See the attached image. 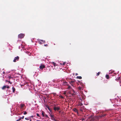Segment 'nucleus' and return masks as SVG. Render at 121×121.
<instances>
[{"label": "nucleus", "mask_w": 121, "mask_h": 121, "mask_svg": "<svg viewBox=\"0 0 121 121\" xmlns=\"http://www.w3.org/2000/svg\"><path fill=\"white\" fill-rule=\"evenodd\" d=\"M19 120H17L16 121H19Z\"/></svg>", "instance_id": "obj_43"}, {"label": "nucleus", "mask_w": 121, "mask_h": 121, "mask_svg": "<svg viewBox=\"0 0 121 121\" xmlns=\"http://www.w3.org/2000/svg\"><path fill=\"white\" fill-rule=\"evenodd\" d=\"M50 116L51 117V119L55 121H58V120H56L54 117V116L52 115H51Z\"/></svg>", "instance_id": "obj_4"}, {"label": "nucleus", "mask_w": 121, "mask_h": 121, "mask_svg": "<svg viewBox=\"0 0 121 121\" xmlns=\"http://www.w3.org/2000/svg\"><path fill=\"white\" fill-rule=\"evenodd\" d=\"M100 73V72H98L96 74V76H99V74Z\"/></svg>", "instance_id": "obj_20"}, {"label": "nucleus", "mask_w": 121, "mask_h": 121, "mask_svg": "<svg viewBox=\"0 0 121 121\" xmlns=\"http://www.w3.org/2000/svg\"><path fill=\"white\" fill-rule=\"evenodd\" d=\"M63 83L64 85H68L66 81H64L63 82Z\"/></svg>", "instance_id": "obj_8"}, {"label": "nucleus", "mask_w": 121, "mask_h": 121, "mask_svg": "<svg viewBox=\"0 0 121 121\" xmlns=\"http://www.w3.org/2000/svg\"><path fill=\"white\" fill-rule=\"evenodd\" d=\"M27 114V112H26V111L24 112V115L26 114Z\"/></svg>", "instance_id": "obj_25"}, {"label": "nucleus", "mask_w": 121, "mask_h": 121, "mask_svg": "<svg viewBox=\"0 0 121 121\" xmlns=\"http://www.w3.org/2000/svg\"><path fill=\"white\" fill-rule=\"evenodd\" d=\"M8 78H9V79L12 78V77H11V76H9Z\"/></svg>", "instance_id": "obj_24"}, {"label": "nucleus", "mask_w": 121, "mask_h": 121, "mask_svg": "<svg viewBox=\"0 0 121 121\" xmlns=\"http://www.w3.org/2000/svg\"><path fill=\"white\" fill-rule=\"evenodd\" d=\"M5 81L6 82H8V80H5Z\"/></svg>", "instance_id": "obj_39"}, {"label": "nucleus", "mask_w": 121, "mask_h": 121, "mask_svg": "<svg viewBox=\"0 0 121 121\" xmlns=\"http://www.w3.org/2000/svg\"><path fill=\"white\" fill-rule=\"evenodd\" d=\"M12 89L13 90V92L14 93L15 90V88L13 87L12 88Z\"/></svg>", "instance_id": "obj_14"}, {"label": "nucleus", "mask_w": 121, "mask_h": 121, "mask_svg": "<svg viewBox=\"0 0 121 121\" xmlns=\"http://www.w3.org/2000/svg\"><path fill=\"white\" fill-rule=\"evenodd\" d=\"M65 64V62H64L60 63V64L62 65H64Z\"/></svg>", "instance_id": "obj_18"}, {"label": "nucleus", "mask_w": 121, "mask_h": 121, "mask_svg": "<svg viewBox=\"0 0 121 121\" xmlns=\"http://www.w3.org/2000/svg\"><path fill=\"white\" fill-rule=\"evenodd\" d=\"M25 119L27 120H29L30 119L29 118H25Z\"/></svg>", "instance_id": "obj_26"}, {"label": "nucleus", "mask_w": 121, "mask_h": 121, "mask_svg": "<svg viewBox=\"0 0 121 121\" xmlns=\"http://www.w3.org/2000/svg\"><path fill=\"white\" fill-rule=\"evenodd\" d=\"M19 58V57L18 56H17L16 57H15L13 61L14 62H15L17 61H18V60Z\"/></svg>", "instance_id": "obj_2"}, {"label": "nucleus", "mask_w": 121, "mask_h": 121, "mask_svg": "<svg viewBox=\"0 0 121 121\" xmlns=\"http://www.w3.org/2000/svg\"><path fill=\"white\" fill-rule=\"evenodd\" d=\"M24 36V35L23 34H21L19 35L18 36V37L20 39L23 38Z\"/></svg>", "instance_id": "obj_3"}, {"label": "nucleus", "mask_w": 121, "mask_h": 121, "mask_svg": "<svg viewBox=\"0 0 121 121\" xmlns=\"http://www.w3.org/2000/svg\"><path fill=\"white\" fill-rule=\"evenodd\" d=\"M105 116V115H102L100 116H99V117L100 118L102 117H104Z\"/></svg>", "instance_id": "obj_23"}, {"label": "nucleus", "mask_w": 121, "mask_h": 121, "mask_svg": "<svg viewBox=\"0 0 121 121\" xmlns=\"http://www.w3.org/2000/svg\"><path fill=\"white\" fill-rule=\"evenodd\" d=\"M25 106L24 104H21L20 105V108L21 109H22L23 107Z\"/></svg>", "instance_id": "obj_10"}, {"label": "nucleus", "mask_w": 121, "mask_h": 121, "mask_svg": "<svg viewBox=\"0 0 121 121\" xmlns=\"http://www.w3.org/2000/svg\"><path fill=\"white\" fill-rule=\"evenodd\" d=\"M31 117H34L33 116H31Z\"/></svg>", "instance_id": "obj_42"}, {"label": "nucleus", "mask_w": 121, "mask_h": 121, "mask_svg": "<svg viewBox=\"0 0 121 121\" xmlns=\"http://www.w3.org/2000/svg\"><path fill=\"white\" fill-rule=\"evenodd\" d=\"M69 82L73 86V83L75 82V81L74 80H72L70 81Z\"/></svg>", "instance_id": "obj_7"}, {"label": "nucleus", "mask_w": 121, "mask_h": 121, "mask_svg": "<svg viewBox=\"0 0 121 121\" xmlns=\"http://www.w3.org/2000/svg\"><path fill=\"white\" fill-rule=\"evenodd\" d=\"M44 114H45V112L43 111H42V115L43 117L44 116H45Z\"/></svg>", "instance_id": "obj_16"}, {"label": "nucleus", "mask_w": 121, "mask_h": 121, "mask_svg": "<svg viewBox=\"0 0 121 121\" xmlns=\"http://www.w3.org/2000/svg\"><path fill=\"white\" fill-rule=\"evenodd\" d=\"M45 66L43 65H41L39 66V68L41 70H43V68H44Z\"/></svg>", "instance_id": "obj_6"}, {"label": "nucleus", "mask_w": 121, "mask_h": 121, "mask_svg": "<svg viewBox=\"0 0 121 121\" xmlns=\"http://www.w3.org/2000/svg\"><path fill=\"white\" fill-rule=\"evenodd\" d=\"M21 119H22V118H21V117H20V118H19V119H18V120H19V121H20V120H21Z\"/></svg>", "instance_id": "obj_33"}, {"label": "nucleus", "mask_w": 121, "mask_h": 121, "mask_svg": "<svg viewBox=\"0 0 121 121\" xmlns=\"http://www.w3.org/2000/svg\"><path fill=\"white\" fill-rule=\"evenodd\" d=\"M6 87L7 88L9 89V86H8V85H6Z\"/></svg>", "instance_id": "obj_27"}, {"label": "nucleus", "mask_w": 121, "mask_h": 121, "mask_svg": "<svg viewBox=\"0 0 121 121\" xmlns=\"http://www.w3.org/2000/svg\"><path fill=\"white\" fill-rule=\"evenodd\" d=\"M96 118H94L93 119H92V120L91 121H95V119Z\"/></svg>", "instance_id": "obj_22"}, {"label": "nucleus", "mask_w": 121, "mask_h": 121, "mask_svg": "<svg viewBox=\"0 0 121 121\" xmlns=\"http://www.w3.org/2000/svg\"><path fill=\"white\" fill-rule=\"evenodd\" d=\"M71 88V86H69L68 87V88L69 89Z\"/></svg>", "instance_id": "obj_37"}, {"label": "nucleus", "mask_w": 121, "mask_h": 121, "mask_svg": "<svg viewBox=\"0 0 121 121\" xmlns=\"http://www.w3.org/2000/svg\"><path fill=\"white\" fill-rule=\"evenodd\" d=\"M78 89L80 90H81V88L80 86H78Z\"/></svg>", "instance_id": "obj_21"}, {"label": "nucleus", "mask_w": 121, "mask_h": 121, "mask_svg": "<svg viewBox=\"0 0 121 121\" xmlns=\"http://www.w3.org/2000/svg\"><path fill=\"white\" fill-rule=\"evenodd\" d=\"M105 76L107 79H108L109 78V77L108 74L106 75Z\"/></svg>", "instance_id": "obj_11"}, {"label": "nucleus", "mask_w": 121, "mask_h": 121, "mask_svg": "<svg viewBox=\"0 0 121 121\" xmlns=\"http://www.w3.org/2000/svg\"><path fill=\"white\" fill-rule=\"evenodd\" d=\"M68 121H70L69 120Z\"/></svg>", "instance_id": "obj_47"}, {"label": "nucleus", "mask_w": 121, "mask_h": 121, "mask_svg": "<svg viewBox=\"0 0 121 121\" xmlns=\"http://www.w3.org/2000/svg\"><path fill=\"white\" fill-rule=\"evenodd\" d=\"M73 111H74L76 112H77V113H78V111L77 109H76L75 108H74L73 109Z\"/></svg>", "instance_id": "obj_9"}, {"label": "nucleus", "mask_w": 121, "mask_h": 121, "mask_svg": "<svg viewBox=\"0 0 121 121\" xmlns=\"http://www.w3.org/2000/svg\"><path fill=\"white\" fill-rule=\"evenodd\" d=\"M8 82H9L10 83V84H12V82H10V81H8Z\"/></svg>", "instance_id": "obj_30"}, {"label": "nucleus", "mask_w": 121, "mask_h": 121, "mask_svg": "<svg viewBox=\"0 0 121 121\" xmlns=\"http://www.w3.org/2000/svg\"><path fill=\"white\" fill-rule=\"evenodd\" d=\"M44 46L45 47H47L48 46V44H44Z\"/></svg>", "instance_id": "obj_32"}, {"label": "nucleus", "mask_w": 121, "mask_h": 121, "mask_svg": "<svg viewBox=\"0 0 121 121\" xmlns=\"http://www.w3.org/2000/svg\"><path fill=\"white\" fill-rule=\"evenodd\" d=\"M84 107V106H82L80 107H79V110L80 111L82 112L83 111V109Z\"/></svg>", "instance_id": "obj_5"}, {"label": "nucleus", "mask_w": 121, "mask_h": 121, "mask_svg": "<svg viewBox=\"0 0 121 121\" xmlns=\"http://www.w3.org/2000/svg\"><path fill=\"white\" fill-rule=\"evenodd\" d=\"M3 73L4 74H5V72H4V71Z\"/></svg>", "instance_id": "obj_40"}, {"label": "nucleus", "mask_w": 121, "mask_h": 121, "mask_svg": "<svg viewBox=\"0 0 121 121\" xmlns=\"http://www.w3.org/2000/svg\"><path fill=\"white\" fill-rule=\"evenodd\" d=\"M84 120V119L83 118H82V121H83Z\"/></svg>", "instance_id": "obj_41"}, {"label": "nucleus", "mask_w": 121, "mask_h": 121, "mask_svg": "<svg viewBox=\"0 0 121 121\" xmlns=\"http://www.w3.org/2000/svg\"><path fill=\"white\" fill-rule=\"evenodd\" d=\"M64 94H66V93H65H65H64Z\"/></svg>", "instance_id": "obj_44"}, {"label": "nucleus", "mask_w": 121, "mask_h": 121, "mask_svg": "<svg viewBox=\"0 0 121 121\" xmlns=\"http://www.w3.org/2000/svg\"><path fill=\"white\" fill-rule=\"evenodd\" d=\"M60 97L61 98H63V97L62 96H60Z\"/></svg>", "instance_id": "obj_36"}, {"label": "nucleus", "mask_w": 121, "mask_h": 121, "mask_svg": "<svg viewBox=\"0 0 121 121\" xmlns=\"http://www.w3.org/2000/svg\"><path fill=\"white\" fill-rule=\"evenodd\" d=\"M43 42L44 43L45 42Z\"/></svg>", "instance_id": "obj_46"}, {"label": "nucleus", "mask_w": 121, "mask_h": 121, "mask_svg": "<svg viewBox=\"0 0 121 121\" xmlns=\"http://www.w3.org/2000/svg\"><path fill=\"white\" fill-rule=\"evenodd\" d=\"M77 78L80 79H81L82 78V77L81 76H77Z\"/></svg>", "instance_id": "obj_19"}, {"label": "nucleus", "mask_w": 121, "mask_h": 121, "mask_svg": "<svg viewBox=\"0 0 121 121\" xmlns=\"http://www.w3.org/2000/svg\"><path fill=\"white\" fill-rule=\"evenodd\" d=\"M45 116L46 117H47V118H48V115H47V114H46L45 115Z\"/></svg>", "instance_id": "obj_29"}, {"label": "nucleus", "mask_w": 121, "mask_h": 121, "mask_svg": "<svg viewBox=\"0 0 121 121\" xmlns=\"http://www.w3.org/2000/svg\"><path fill=\"white\" fill-rule=\"evenodd\" d=\"M82 105L83 104L82 103H80L78 105V106L81 107L82 106H83Z\"/></svg>", "instance_id": "obj_15"}, {"label": "nucleus", "mask_w": 121, "mask_h": 121, "mask_svg": "<svg viewBox=\"0 0 121 121\" xmlns=\"http://www.w3.org/2000/svg\"><path fill=\"white\" fill-rule=\"evenodd\" d=\"M40 40L42 42H45V41H44L43 40Z\"/></svg>", "instance_id": "obj_28"}, {"label": "nucleus", "mask_w": 121, "mask_h": 121, "mask_svg": "<svg viewBox=\"0 0 121 121\" xmlns=\"http://www.w3.org/2000/svg\"><path fill=\"white\" fill-rule=\"evenodd\" d=\"M39 43L40 44H42V43L41 42H40V41L39 42Z\"/></svg>", "instance_id": "obj_34"}, {"label": "nucleus", "mask_w": 121, "mask_h": 121, "mask_svg": "<svg viewBox=\"0 0 121 121\" xmlns=\"http://www.w3.org/2000/svg\"><path fill=\"white\" fill-rule=\"evenodd\" d=\"M53 109L55 111H58L60 109V108L59 107H56V105L55 104L54 107Z\"/></svg>", "instance_id": "obj_1"}, {"label": "nucleus", "mask_w": 121, "mask_h": 121, "mask_svg": "<svg viewBox=\"0 0 121 121\" xmlns=\"http://www.w3.org/2000/svg\"><path fill=\"white\" fill-rule=\"evenodd\" d=\"M36 115H37V116H38L39 117V114L38 113H36Z\"/></svg>", "instance_id": "obj_31"}, {"label": "nucleus", "mask_w": 121, "mask_h": 121, "mask_svg": "<svg viewBox=\"0 0 121 121\" xmlns=\"http://www.w3.org/2000/svg\"><path fill=\"white\" fill-rule=\"evenodd\" d=\"M52 64H53L54 66L56 65V63L54 62H52Z\"/></svg>", "instance_id": "obj_17"}, {"label": "nucleus", "mask_w": 121, "mask_h": 121, "mask_svg": "<svg viewBox=\"0 0 121 121\" xmlns=\"http://www.w3.org/2000/svg\"><path fill=\"white\" fill-rule=\"evenodd\" d=\"M31 121V119H30V121Z\"/></svg>", "instance_id": "obj_45"}, {"label": "nucleus", "mask_w": 121, "mask_h": 121, "mask_svg": "<svg viewBox=\"0 0 121 121\" xmlns=\"http://www.w3.org/2000/svg\"><path fill=\"white\" fill-rule=\"evenodd\" d=\"M52 94H53V95H56V94L55 93H52Z\"/></svg>", "instance_id": "obj_35"}, {"label": "nucleus", "mask_w": 121, "mask_h": 121, "mask_svg": "<svg viewBox=\"0 0 121 121\" xmlns=\"http://www.w3.org/2000/svg\"><path fill=\"white\" fill-rule=\"evenodd\" d=\"M24 116H23L22 117H21L22 118V119H23L24 118Z\"/></svg>", "instance_id": "obj_38"}, {"label": "nucleus", "mask_w": 121, "mask_h": 121, "mask_svg": "<svg viewBox=\"0 0 121 121\" xmlns=\"http://www.w3.org/2000/svg\"><path fill=\"white\" fill-rule=\"evenodd\" d=\"M46 107L48 108V110L49 111H50V112H52V109H51L50 108H49V107L48 106L47 107L46 106Z\"/></svg>", "instance_id": "obj_13"}, {"label": "nucleus", "mask_w": 121, "mask_h": 121, "mask_svg": "<svg viewBox=\"0 0 121 121\" xmlns=\"http://www.w3.org/2000/svg\"><path fill=\"white\" fill-rule=\"evenodd\" d=\"M6 88V86H4L2 87V90H4Z\"/></svg>", "instance_id": "obj_12"}]
</instances>
